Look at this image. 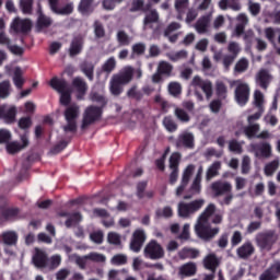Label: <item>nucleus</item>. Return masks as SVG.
<instances>
[{
	"label": "nucleus",
	"instance_id": "f257e3e1",
	"mask_svg": "<svg viewBox=\"0 0 280 280\" xmlns=\"http://www.w3.org/2000/svg\"><path fill=\"white\" fill-rule=\"evenodd\" d=\"M222 214H215V205L209 203L200 213L195 225V233L202 242H211L220 233V228H211V224H222Z\"/></svg>",
	"mask_w": 280,
	"mask_h": 280
},
{
	"label": "nucleus",
	"instance_id": "f03ea898",
	"mask_svg": "<svg viewBox=\"0 0 280 280\" xmlns=\"http://www.w3.org/2000/svg\"><path fill=\"white\" fill-rule=\"evenodd\" d=\"M135 73H136L137 80H141L143 75V72L141 71V69H137L135 71V68L130 66H127L120 72L113 74L109 81V91L112 95H115V97H119V95L124 93V86L132 82V79L135 78Z\"/></svg>",
	"mask_w": 280,
	"mask_h": 280
},
{
	"label": "nucleus",
	"instance_id": "7ed1b4c3",
	"mask_svg": "<svg viewBox=\"0 0 280 280\" xmlns=\"http://www.w3.org/2000/svg\"><path fill=\"white\" fill-rule=\"evenodd\" d=\"M63 117L67 125L63 126V132H72L75 135L78 132V118L80 117V106L78 104H72L68 106L63 113Z\"/></svg>",
	"mask_w": 280,
	"mask_h": 280
},
{
	"label": "nucleus",
	"instance_id": "20e7f679",
	"mask_svg": "<svg viewBox=\"0 0 280 280\" xmlns=\"http://www.w3.org/2000/svg\"><path fill=\"white\" fill-rule=\"evenodd\" d=\"M51 89L60 93L61 106H69L71 104V91H69V83L65 79H58L54 77L49 82Z\"/></svg>",
	"mask_w": 280,
	"mask_h": 280
},
{
	"label": "nucleus",
	"instance_id": "39448f33",
	"mask_svg": "<svg viewBox=\"0 0 280 280\" xmlns=\"http://www.w3.org/2000/svg\"><path fill=\"white\" fill-rule=\"evenodd\" d=\"M205 207V199H196L190 202L180 201L177 206V213L179 218H191Z\"/></svg>",
	"mask_w": 280,
	"mask_h": 280
},
{
	"label": "nucleus",
	"instance_id": "423d86ee",
	"mask_svg": "<svg viewBox=\"0 0 280 280\" xmlns=\"http://www.w3.org/2000/svg\"><path fill=\"white\" fill-rule=\"evenodd\" d=\"M103 114L104 109L102 107L95 105L88 106L83 113L81 130H86L89 126H93V124L100 121Z\"/></svg>",
	"mask_w": 280,
	"mask_h": 280
},
{
	"label": "nucleus",
	"instance_id": "0eeeda50",
	"mask_svg": "<svg viewBox=\"0 0 280 280\" xmlns=\"http://www.w3.org/2000/svg\"><path fill=\"white\" fill-rule=\"evenodd\" d=\"M143 254L147 259H152L153 261H156L165 257V249H163V246H161V244H159L156 240H151L145 245Z\"/></svg>",
	"mask_w": 280,
	"mask_h": 280
},
{
	"label": "nucleus",
	"instance_id": "6e6552de",
	"mask_svg": "<svg viewBox=\"0 0 280 280\" xmlns=\"http://www.w3.org/2000/svg\"><path fill=\"white\" fill-rule=\"evenodd\" d=\"M174 72V66L172 63L162 60L159 62L155 73L152 75V82L159 84L163 82V78H172Z\"/></svg>",
	"mask_w": 280,
	"mask_h": 280
},
{
	"label": "nucleus",
	"instance_id": "1a4fd4ad",
	"mask_svg": "<svg viewBox=\"0 0 280 280\" xmlns=\"http://www.w3.org/2000/svg\"><path fill=\"white\" fill-rule=\"evenodd\" d=\"M235 101L238 106H246L250 100V88L246 83H240L234 92Z\"/></svg>",
	"mask_w": 280,
	"mask_h": 280
},
{
	"label": "nucleus",
	"instance_id": "9d476101",
	"mask_svg": "<svg viewBox=\"0 0 280 280\" xmlns=\"http://www.w3.org/2000/svg\"><path fill=\"white\" fill-rule=\"evenodd\" d=\"M275 242H277L275 231L260 232L256 236L257 246L262 249H271Z\"/></svg>",
	"mask_w": 280,
	"mask_h": 280
},
{
	"label": "nucleus",
	"instance_id": "9b49d317",
	"mask_svg": "<svg viewBox=\"0 0 280 280\" xmlns=\"http://www.w3.org/2000/svg\"><path fill=\"white\" fill-rule=\"evenodd\" d=\"M173 145L179 150V148H186L187 150H194L195 147V138L191 132H183L177 139L173 140Z\"/></svg>",
	"mask_w": 280,
	"mask_h": 280
},
{
	"label": "nucleus",
	"instance_id": "f8f14e48",
	"mask_svg": "<svg viewBox=\"0 0 280 280\" xmlns=\"http://www.w3.org/2000/svg\"><path fill=\"white\" fill-rule=\"evenodd\" d=\"M8 207V201L3 197H0V220H16L21 210L19 208H5Z\"/></svg>",
	"mask_w": 280,
	"mask_h": 280
},
{
	"label": "nucleus",
	"instance_id": "ddd939ff",
	"mask_svg": "<svg viewBox=\"0 0 280 280\" xmlns=\"http://www.w3.org/2000/svg\"><path fill=\"white\" fill-rule=\"evenodd\" d=\"M194 172H196V165L189 164L183 172L180 185L176 189V196H183V192L189 185V180H191V176H194Z\"/></svg>",
	"mask_w": 280,
	"mask_h": 280
},
{
	"label": "nucleus",
	"instance_id": "4468645a",
	"mask_svg": "<svg viewBox=\"0 0 280 280\" xmlns=\"http://www.w3.org/2000/svg\"><path fill=\"white\" fill-rule=\"evenodd\" d=\"M194 172H196V165L189 164L183 172L180 185L176 189V196H183V192L189 185V180H191V176H194Z\"/></svg>",
	"mask_w": 280,
	"mask_h": 280
},
{
	"label": "nucleus",
	"instance_id": "2eb2a0df",
	"mask_svg": "<svg viewBox=\"0 0 280 280\" xmlns=\"http://www.w3.org/2000/svg\"><path fill=\"white\" fill-rule=\"evenodd\" d=\"M11 30H13L15 34H28V32H32V21L28 19L21 20V18H15L11 23Z\"/></svg>",
	"mask_w": 280,
	"mask_h": 280
},
{
	"label": "nucleus",
	"instance_id": "dca6fc26",
	"mask_svg": "<svg viewBox=\"0 0 280 280\" xmlns=\"http://www.w3.org/2000/svg\"><path fill=\"white\" fill-rule=\"evenodd\" d=\"M192 86H198L205 93L207 100L213 95V83L209 80H202L199 75L194 77L191 81Z\"/></svg>",
	"mask_w": 280,
	"mask_h": 280
},
{
	"label": "nucleus",
	"instance_id": "f3484780",
	"mask_svg": "<svg viewBox=\"0 0 280 280\" xmlns=\"http://www.w3.org/2000/svg\"><path fill=\"white\" fill-rule=\"evenodd\" d=\"M270 82H272V74L268 69H260L256 73V84L262 89V91H268V86H270Z\"/></svg>",
	"mask_w": 280,
	"mask_h": 280
},
{
	"label": "nucleus",
	"instance_id": "a211bd4d",
	"mask_svg": "<svg viewBox=\"0 0 280 280\" xmlns=\"http://www.w3.org/2000/svg\"><path fill=\"white\" fill-rule=\"evenodd\" d=\"M32 261L35 268L43 269L49 266V257L47 256V253L40 248H35Z\"/></svg>",
	"mask_w": 280,
	"mask_h": 280
},
{
	"label": "nucleus",
	"instance_id": "6ab92c4d",
	"mask_svg": "<svg viewBox=\"0 0 280 280\" xmlns=\"http://www.w3.org/2000/svg\"><path fill=\"white\" fill-rule=\"evenodd\" d=\"M211 190L214 196H225V194H231L233 191V185L229 182L217 180L211 184Z\"/></svg>",
	"mask_w": 280,
	"mask_h": 280
},
{
	"label": "nucleus",
	"instance_id": "aec40b11",
	"mask_svg": "<svg viewBox=\"0 0 280 280\" xmlns=\"http://www.w3.org/2000/svg\"><path fill=\"white\" fill-rule=\"evenodd\" d=\"M82 49H84V37L77 35L72 38L70 43V47L68 50L70 58H75V56H80V54H82Z\"/></svg>",
	"mask_w": 280,
	"mask_h": 280
},
{
	"label": "nucleus",
	"instance_id": "412c9836",
	"mask_svg": "<svg viewBox=\"0 0 280 280\" xmlns=\"http://www.w3.org/2000/svg\"><path fill=\"white\" fill-rule=\"evenodd\" d=\"M16 106H0V119H3L7 124H14L16 121Z\"/></svg>",
	"mask_w": 280,
	"mask_h": 280
},
{
	"label": "nucleus",
	"instance_id": "4be33fe9",
	"mask_svg": "<svg viewBox=\"0 0 280 280\" xmlns=\"http://www.w3.org/2000/svg\"><path fill=\"white\" fill-rule=\"evenodd\" d=\"M280 276V261L275 262L267 268L260 276L259 280H279Z\"/></svg>",
	"mask_w": 280,
	"mask_h": 280
},
{
	"label": "nucleus",
	"instance_id": "5701e85b",
	"mask_svg": "<svg viewBox=\"0 0 280 280\" xmlns=\"http://www.w3.org/2000/svg\"><path fill=\"white\" fill-rule=\"evenodd\" d=\"M255 254V246L250 241L245 242L236 249V255L240 259H248Z\"/></svg>",
	"mask_w": 280,
	"mask_h": 280
},
{
	"label": "nucleus",
	"instance_id": "b1692460",
	"mask_svg": "<svg viewBox=\"0 0 280 280\" xmlns=\"http://www.w3.org/2000/svg\"><path fill=\"white\" fill-rule=\"evenodd\" d=\"M196 272H198V267L196 266V262L189 261L179 267L178 277L185 279L187 277H194Z\"/></svg>",
	"mask_w": 280,
	"mask_h": 280
},
{
	"label": "nucleus",
	"instance_id": "393cba45",
	"mask_svg": "<svg viewBox=\"0 0 280 280\" xmlns=\"http://www.w3.org/2000/svg\"><path fill=\"white\" fill-rule=\"evenodd\" d=\"M72 86L78 93V100H82V97L86 95V91H89V85L86 84V81H84V79H82L81 77H77L72 80Z\"/></svg>",
	"mask_w": 280,
	"mask_h": 280
},
{
	"label": "nucleus",
	"instance_id": "a878e982",
	"mask_svg": "<svg viewBox=\"0 0 280 280\" xmlns=\"http://www.w3.org/2000/svg\"><path fill=\"white\" fill-rule=\"evenodd\" d=\"M79 69L90 82H93V80H95V63L85 60L80 63Z\"/></svg>",
	"mask_w": 280,
	"mask_h": 280
},
{
	"label": "nucleus",
	"instance_id": "bb28decb",
	"mask_svg": "<svg viewBox=\"0 0 280 280\" xmlns=\"http://www.w3.org/2000/svg\"><path fill=\"white\" fill-rule=\"evenodd\" d=\"M78 12L83 16H91L95 12V0H81L78 5Z\"/></svg>",
	"mask_w": 280,
	"mask_h": 280
},
{
	"label": "nucleus",
	"instance_id": "cd10ccee",
	"mask_svg": "<svg viewBox=\"0 0 280 280\" xmlns=\"http://www.w3.org/2000/svg\"><path fill=\"white\" fill-rule=\"evenodd\" d=\"M253 150L256 152V156H262V159H270L272 156V147L268 142L254 144Z\"/></svg>",
	"mask_w": 280,
	"mask_h": 280
},
{
	"label": "nucleus",
	"instance_id": "c85d7f7f",
	"mask_svg": "<svg viewBox=\"0 0 280 280\" xmlns=\"http://www.w3.org/2000/svg\"><path fill=\"white\" fill-rule=\"evenodd\" d=\"M211 24V13L202 15L195 24L196 32L198 34H207L209 25Z\"/></svg>",
	"mask_w": 280,
	"mask_h": 280
},
{
	"label": "nucleus",
	"instance_id": "c756f323",
	"mask_svg": "<svg viewBox=\"0 0 280 280\" xmlns=\"http://www.w3.org/2000/svg\"><path fill=\"white\" fill-rule=\"evenodd\" d=\"M177 256L179 259H198L200 257V250L194 247H184L178 253Z\"/></svg>",
	"mask_w": 280,
	"mask_h": 280
},
{
	"label": "nucleus",
	"instance_id": "7c9ffc66",
	"mask_svg": "<svg viewBox=\"0 0 280 280\" xmlns=\"http://www.w3.org/2000/svg\"><path fill=\"white\" fill-rule=\"evenodd\" d=\"M220 170H222V162H213L206 172V180H212L215 176H220Z\"/></svg>",
	"mask_w": 280,
	"mask_h": 280
},
{
	"label": "nucleus",
	"instance_id": "2f4dec72",
	"mask_svg": "<svg viewBox=\"0 0 280 280\" xmlns=\"http://www.w3.org/2000/svg\"><path fill=\"white\" fill-rule=\"evenodd\" d=\"M203 266L207 270L215 272V270H218V257L214 254H209L203 259Z\"/></svg>",
	"mask_w": 280,
	"mask_h": 280
},
{
	"label": "nucleus",
	"instance_id": "473e14b6",
	"mask_svg": "<svg viewBox=\"0 0 280 280\" xmlns=\"http://www.w3.org/2000/svg\"><path fill=\"white\" fill-rule=\"evenodd\" d=\"M243 132L247 139L257 138V132H259V124H249L248 126L243 127Z\"/></svg>",
	"mask_w": 280,
	"mask_h": 280
},
{
	"label": "nucleus",
	"instance_id": "72a5a7b5",
	"mask_svg": "<svg viewBox=\"0 0 280 280\" xmlns=\"http://www.w3.org/2000/svg\"><path fill=\"white\" fill-rule=\"evenodd\" d=\"M12 93V83L10 80L0 82V100H8V96Z\"/></svg>",
	"mask_w": 280,
	"mask_h": 280
},
{
	"label": "nucleus",
	"instance_id": "f704fd0d",
	"mask_svg": "<svg viewBox=\"0 0 280 280\" xmlns=\"http://www.w3.org/2000/svg\"><path fill=\"white\" fill-rule=\"evenodd\" d=\"M13 84L19 90L23 89V85L25 84V79L23 78V70L21 68H15L13 72Z\"/></svg>",
	"mask_w": 280,
	"mask_h": 280
},
{
	"label": "nucleus",
	"instance_id": "c9c22d12",
	"mask_svg": "<svg viewBox=\"0 0 280 280\" xmlns=\"http://www.w3.org/2000/svg\"><path fill=\"white\" fill-rule=\"evenodd\" d=\"M162 124L167 132H176L178 130V124H176V120L172 116H165Z\"/></svg>",
	"mask_w": 280,
	"mask_h": 280
},
{
	"label": "nucleus",
	"instance_id": "e433bc0d",
	"mask_svg": "<svg viewBox=\"0 0 280 280\" xmlns=\"http://www.w3.org/2000/svg\"><path fill=\"white\" fill-rule=\"evenodd\" d=\"M127 97L129 100H136V102H141L143 100V92L139 91V88L135 84L127 91Z\"/></svg>",
	"mask_w": 280,
	"mask_h": 280
},
{
	"label": "nucleus",
	"instance_id": "4c0bfd02",
	"mask_svg": "<svg viewBox=\"0 0 280 280\" xmlns=\"http://www.w3.org/2000/svg\"><path fill=\"white\" fill-rule=\"evenodd\" d=\"M174 115L176 119L180 121V124H189V121H191V117L189 116V114L180 107L175 108Z\"/></svg>",
	"mask_w": 280,
	"mask_h": 280
},
{
	"label": "nucleus",
	"instance_id": "58836bf2",
	"mask_svg": "<svg viewBox=\"0 0 280 280\" xmlns=\"http://www.w3.org/2000/svg\"><path fill=\"white\" fill-rule=\"evenodd\" d=\"M79 222H82V214L80 212H74L68 217L65 225L67 229H71V226H75Z\"/></svg>",
	"mask_w": 280,
	"mask_h": 280
},
{
	"label": "nucleus",
	"instance_id": "ea45409f",
	"mask_svg": "<svg viewBox=\"0 0 280 280\" xmlns=\"http://www.w3.org/2000/svg\"><path fill=\"white\" fill-rule=\"evenodd\" d=\"M73 10H74V4L73 2H68L66 5H63L62 8H58L55 12V14H58L59 16H69L71 14H73Z\"/></svg>",
	"mask_w": 280,
	"mask_h": 280
},
{
	"label": "nucleus",
	"instance_id": "a19ab883",
	"mask_svg": "<svg viewBox=\"0 0 280 280\" xmlns=\"http://www.w3.org/2000/svg\"><path fill=\"white\" fill-rule=\"evenodd\" d=\"M159 11L156 9L151 10L143 19V25H152V23H156L159 21Z\"/></svg>",
	"mask_w": 280,
	"mask_h": 280
},
{
	"label": "nucleus",
	"instance_id": "79ce46f5",
	"mask_svg": "<svg viewBox=\"0 0 280 280\" xmlns=\"http://www.w3.org/2000/svg\"><path fill=\"white\" fill-rule=\"evenodd\" d=\"M116 39L120 47H128L131 43L130 36L126 34V31H118Z\"/></svg>",
	"mask_w": 280,
	"mask_h": 280
},
{
	"label": "nucleus",
	"instance_id": "37998d69",
	"mask_svg": "<svg viewBox=\"0 0 280 280\" xmlns=\"http://www.w3.org/2000/svg\"><path fill=\"white\" fill-rule=\"evenodd\" d=\"M116 67H117V60H115V57H109L102 66V71L104 73H113Z\"/></svg>",
	"mask_w": 280,
	"mask_h": 280
},
{
	"label": "nucleus",
	"instance_id": "c03bdc74",
	"mask_svg": "<svg viewBox=\"0 0 280 280\" xmlns=\"http://www.w3.org/2000/svg\"><path fill=\"white\" fill-rule=\"evenodd\" d=\"M51 26V18L40 13L37 19V30H45Z\"/></svg>",
	"mask_w": 280,
	"mask_h": 280
},
{
	"label": "nucleus",
	"instance_id": "a18cd8bd",
	"mask_svg": "<svg viewBox=\"0 0 280 280\" xmlns=\"http://www.w3.org/2000/svg\"><path fill=\"white\" fill-rule=\"evenodd\" d=\"M2 240L5 246H14L19 241V236L14 232H8L3 234Z\"/></svg>",
	"mask_w": 280,
	"mask_h": 280
},
{
	"label": "nucleus",
	"instance_id": "49530a36",
	"mask_svg": "<svg viewBox=\"0 0 280 280\" xmlns=\"http://www.w3.org/2000/svg\"><path fill=\"white\" fill-rule=\"evenodd\" d=\"M73 139V137H68V140H61L59 141L52 149H51V153L52 154H60V152H62V150H66L67 145H69V143H71V140Z\"/></svg>",
	"mask_w": 280,
	"mask_h": 280
},
{
	"label": "nucleus",
	"instance_id": "de8ad7c7",
	"mask_svg": "<svg viewBox=\"0 0 280 280\" xmlns=\"http://www.w3.org/2000/svg\"><path fill=\"white\" fill-rule=\"evenodd\" d=\"M171 62H178V60H185L187 58V50H179L177 52H170L166 55Z\"/></svg>",
	"mask_w": 280,
	"mask_h": 280
},
{
	"label": "nucleus",
	"instance_id": "09e8293b",
	"mask_svg": "<svg viewBox=\"0 0 280 280\" xmlns=\"http://www.w3.org/2000/svg\"><path fill=\"white\" fill-rule=\"evenodd\" d=\"M168 93L173 95V97H178L180 93H183V86L178 82L168 83Z\"/></svg>",
	"mask_w": 280,
	"mask_h": 280
},
{
	"label": "nucleus",
	"instance_id": "8fccbe9b",
	"mask_svg": "<svg viewBox=\"0 0 280 280\" xmlns=\"http://www.w3.org/2000/svg\"><path fill=\"white\" fill-rule=\"evenodd\" d=\"M90 261H94L95 264H105L106 262V256L100 253L92 252L86 255L85 257Z\"/></svg>",
	"mask_w": 280,
	"mask_h": 280
},
{
	"label": "nucleus",
	"instance_id": "3c124183",
	"mask_svg": "<svg viewBox=\"0 0 280 280\" xmlns=\"http://www.w3.org/2000/svg\"><path fill=\"white\" fill-rule=\"evenodd\" d=\"M247 70H248V59L246 58L240 59L234 67V73H244Z\"/></svg>",
	"mask_w": 280,
	"mask_h": 280
},
{
	"label": "nucleus",
	"instance_id": "603ef678",
	"mask_svg": "<svg viewBox=\"0 0 280 280\" xmlns=\"http://www.w3.org/2000/svg\"><path fill=\"white\" fill-rule=\"evenodd\" d=\"M62 264V257L60 255H52L48 258V266L49 270H56Z\"/></svg>",
	"mask_w": 280,
	"mask_h": 280
},
{
	"label": "nucleus",
	"instance_id": "864d4df0",
	"mask_svg": "<svg viewBox=\"0 0 280 280\" xmlns=\"http://www.w3.org/2000/svg\"><path fill=\"white\" fill-rule=\"evenodd\" d=\"M277 170H279V161L273 160V161L269 162L268 164H266L265 174H266V176H272V174H275L277 172Z\"/></svg>",
	"mask_w": 280,
	"mask_h": 280
},
{
	"label": "nucleus",
	"instance_id": "5fc2aeb1",
	"mask_svg": "<svg viewBox=\"0 0 280 280\" xmlns=\"http://www.w3.org/2000/svg\"><path fill=\"white\" fill-rule=\"evenodd\" d=\"M113 266H126L128 264V257L124 254H117L110 259Z\"/></svg>",
	"mask_w": 280,
	"mask_h": 280
},
{
	"label": "nucleus",
	"instance_id": "6e6d98bb",
	"mask_svg": "<svg viewBox=\"0 0 280 280\" xmlns=\"http://www.w3.org/2000/svg\"><path fill=\"white\" fill-rule=\"evenodd\" d=\"M145 54V44L137 43L131 47V58L135 56H143Z\"/></svg>",
	"mask_w": 280,
	"mask_h": 280
},
{
	"label": "nucleus",
	"instance_id": "4d7b16f0",
	"mask_svg": "<svg viewBox=\"0 0 280 280\" xmlns=\"http://www.w3.org/2000/svg\"><path fill=\"white\" fill-rule=\"evenodd\" d=\"M170 170H178V165H180V153L175 152L172 153L168 160Z\"/></svg>",
	"mask_w": 280,
	"mask_h": 280
},
{
	"label": "nucleus",
	"instance_id": "13d9d810",
	"mask_svg": "<svg viewBox=\"0 0 280 280\" xmlns=\"http://www.w3.org/2000/svg\"><path fill=\"white\" fill-rule=\"evenodd\" d=\"M90 100L92 102H96V104H101V108H104V106H106V104H108V101H106V97H104V95L94 92L90 95Z\"/></svg>",
	"mask_w": 280,
	"mask_h": 280
},
{
	"label": "nucleus",
	"instance_id": "bf43d9fd",
	"mask_svg": "<svg viewBox=\"0 0 280 280\" xmlns=\"http://www.w3.org/2000/svg\"><path fill=\"white\" fill-rule=\"evenodd\" d=\"M34 5V0H21L20 8L23 14H32V8Z\"/></svg>",
	"mask_w": 280,
	"mask_h": 280
},
{
	"label": "nucleus",
	"instance_id": "052dcab7",
	"mask_svg": "<svg viewBox=\"0 0 280 280\" xmlns=\"http://www.w3.org/2000/svg\"><path fill=\"white\" fill-rule=\"evenodd\" d=\"M94 34L96 38H104V36H106V30H104V24H102V22H94Z\"/></svg>",
	"mask_w": 280,
	"mask_h": 280
},
{
	"label": "nucleus",
	"instance_id": "680f3d73",
	"mask_svg": "<svg viewBox=\"0 0 280 280\" xmlns=\"http://www.w3.org/2000/svg\"><path fill=\"white\" fill-rule=\"evenodd\" d=\"M145 189H148L147 180L139 182L137 184V198H139V200H143V198H145Z\"/></svg>",
	"mask_w": 280,
	"mask_h": 280
},
{
	"label": "nucleus",
	"instance_id": "e2e57ef3",
	"mask_svg": "<svg viewBox=\"0 0 280 280\" xmlns=\"http://www.w3.org/2000/svg\"><path fill=\"white\" fill-rule=\"evenodd\" d=\"M226 93H229V90L226 89V84L224 82L219 81L217 82V95L221 100H226Z\"/></svg>",
	"mask_w": 280,
	"mask_h": 280
},
{
	"label": "nucleus",
	"instance_id": "0e129e2a",
	"mask_svg": "<svg viewBox=\"0 0 280 280\" xmlns=\"http://www.w3.org/2000/svg\"><path fill=\"white\" fill-rule=\"evenodd\" d=\"M23 150V147H21V143L14 141L7 143V152L9 154H16Z\"/></svg>",
	"mask_w": 280,
	"mask_h": 280
},
{
	"label": "nucleus",
	"instance_id": "69168bd1",
	"mask_svg": "<svg viewBox=\"0 0 280 280\" xmlns=\"http://www.w3.org/2000/svg\"><path fill=\"white\" fill-rule=\"evenodd\" d=\"M131 240H135L136 242H139L140 244H145V231L138 229L133 232Z\"/></svg>",
	"mask_w": 280,
	"mask_h": 280
},
{
	"label": "nucleus",
	"instance_id": "338daca9",
	"mask_svg": "<svg viewBox=\"0 0 280 280\" xmlns=\"http://www.w3.org/2000/svg\"><path fill=\"white\" fill-rule=\"evenodd\" d=\"M18 126L21 130H30V128H32V117L27 116L20 118Z\"/></svg>",
	"mask_w": 280,
	"mask_h": 280
},
{
	"label": "nucleus",
	"instance_id": "774afa93",
	"mask_svg": "<svg viewBox=\"0 0 280 280\" xmlns=\"http://www.w3.org/2000/svg\"><path fill=\"white\" fill-rule=\"evenodd\" d=\"M155 215L158 218H172V215H174V211L171 207H164L162 210H156Z\"/></svg>",
	"mask_w": 280,
	"mask_h": 280
}]
</instances>
